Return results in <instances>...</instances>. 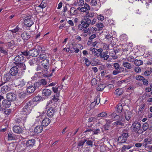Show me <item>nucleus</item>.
<instances>
[{"mask_svg":"<svg viewBox=\"0 0 152 152\" xmlns=\"http://www.w3.org/2000/svg\"><path fill=\"white\" fill-rule=\"evenodd\" d=\"M143 78H144V77L141 75H137L136 77V79L138 80H142Z\"/></svg>","mask_w":152,"mask_h":152,"instance_id":"nucleus-64","label":"nucleus"},{"mask_svg":"<svg viewBox=\"0 0 152 152\" xmlns=\"http://www.w3.org/2000/svg\"><path fill=\"white\" fill-rule=\"evenodd\" d=\"M107 113L105 112H102L100 114H99L97 115V117H104L106 116Z\"/></svg>","mask_w":152,"mask_h":152,"instance_id":"nucleus-53","label":"nucleus"},{"mask_svg":"<svg viewBox=\"0 0 152 152\" xmlns=\"http://www.w3.org/2000/svg\"><path fill=\"white\" fill-rule=\"evenodd\" d=\"M100 96L98 95L95 98L94 101L91 104L90 106L92 107H94L96 104H98L100 102Z\"/></svg>","mask_w":152,"mask_h":152,"instance_id":"nucleus-22","label":"nucleus"},{"mask_svg":"<svg viewBox=\"0 0 152 152\" xmlns=\"http://www.w3.org/2000/svg\"><path fill=\"white\" fill-rule=\"evenodd\" d=\"M26 83V82L23 79L22 80L20 81V83L18 85V88H19V90H23Z\"/></svg>","mask_w":152,"mask_h":152,"instance_id":"nucleus-30","label":"nucleus"},{"mask_svg":"<svg viewBox=\"0 0 152 152\" xmlns=\"http://www.w3.org/2000/svg\"><path fill=\"white\" fill-rule=\"evenodd\" d=\"M11 110L10 109H6L4 110V114L6 115H9L11 113Z\"/></svg>","mask_w":152,"mask_h":152,"instance_id":"nucleus-57","label":"nucleus"},{"mask_svg":"<svg viewBox=\"0 0 152 152\" xmlns=\"http://www.w3.org/2000/svg\"><path fill=\"white\" fill-rule=\"evenodd\" d=\"M86 12V14L85 15L84 18L82 20L81 23H85L87 25H88V24H90L91 23V20L89 19L90 17H89L88 14V11L85 12Z\"/></svg>","mask_w":152,"mask_h":152,"instance_id":"nucleus-8","label":"nucleus"},{"mask_svg":"<svg viewBox=\"0 0 152 152\" xmlns=\"http://www.w3.org/2000/svg\"><path fill=\"white\" fill-rule=\"evenodd\" d=\"M41 85L40 82H36L34 84V86L35 87V89L37 88H38Z\"/></svg>","mask_w":152,"mask_h":152,"instance_id":"nucleus-55","label":"nucleus"},{"mask_svg":"<svg viewBox=\"0 0 152 152\" xmlns=\"http://www.w3.org/2000/svg\"><path fill=\"white\" fill-rule=\"evenodd\" d=\"M81 24H79L78 26V29L79 30L82 31L83 33L84 37L87 36L89 31V28H88L89 24L87 25L86 24L81 23Z\"/></svg>","mask_w":152,"mask_h":152,"instance_id":"nucleus-3","label":"nucleus"},{"mask_svg":"<svg viewBox=\"0 0 152 152\" xmlns=\"http://www.w3.org/2000/svg\"><path fill=\"white\" fill-rule=\"evenodd\" d=\"M34 106L29 101L27 102L22 110V113L24 114L28 115L31 113Z\"/></svg>","mask_w":152,"mask_h":152,"instance_id":"nucleus-2","label":"nucleus"},{"mask_svg":"<svg viewBox=\"0 0 152 152\" xmlns=\"http://www.w3.org/2000/svg\"><path fill=\"white\" fill-rule=\"evenodd\" d=\"M42 99L41 96H35L29 101L34 106L37 104V102L41 100Z\"/></svg>","mask_w":152,"mask_h":152,"instance_id":"nucleus-12","label":"nucleus"},{"mask_svg":"<svg viewBox=\"0 0 152 152\" xmlns=\"http://www.w3.org/2000/svg\"><path fill=\"white\" fill-rule=\"evenodd\" d=\"M145 104H142L140 105V108L139 109V112L141 113L144 109Z\"/></svg>","mask_w":152,"mask_h":152,"instance_id":"nucleus-59","label":"nucleus"},{"mask_svg":"<svg viewBox=\"0 0 152 152\" xmlns=\"http://www.w3.org/2000/svg\"><path fill=\"white\" fill-rule=\"evenodd\" d=\"M24 24L27 27H30L34 23V22L31 18H26L24 21Z\"/></svg>","mask_w":152,"mask_h":152,"instance_id":"nucleus-19","label":"nucleus"},{"mask_svg":"<svg viewBox=\"0 0 152 152\" xmlns=\"http://www.w3.org/2000/svg\"><path fill=\"white\" fill-rule=\"evenodd\" d=\"M8 50L4 49L3 47L0 46V52L1 53L7 55L8 54Z\"/></svg>","mask_w":152,"mask_h":152,"instance_id":"nucleus-46","label":"nucleus"},{"mask_svg":"<svg viewBox=\"0 0 152 152\" xmlns=\"http://www.w3.org/2000/svg\"><path fill=\"white\" fill-rule=\"evenodd\" d=\"M13 130L15 133L17 134L21 133L22 131V129L20 126L18 125L14 126L13 128Z\"/></svg>","mask_w":152,"mask_h":152,"instance_id":"nucleus-26","label":"nucleus"},{"mask_svg":"<svg viewBox=\"0 0 152 152\" xmlns=\"http://www.w3.org/2000/svg\"><path fill=\"white\" fill-rule=\"evenodd\" d=\"M132 147L131 145H124L122 148V151L124 152L126 149H129Z\"/></svg>","mask_w":152,"mask_h":152,"instance_id":"nucleus-47","label":"nucleus"},{"mask_svg":"<svg viewBox=\"0 0 152 152\" xmlns=\"http://www.w3.org/2000/svg\"><path fill=\"white\" fill-rule=\"evenodd\" d=\"M98 29L96 27H92L88 32V34L90 35L91 34H95L97 31Z\"/></svg>","mask_w":152,"mask_h":152,"instance_id":"nucleus-36","label":"nucleus"},{"mask_svg":"<svg viewBox=\"0 0 152 152\" xmlns=\"http://www.w3.org/2000/svg\"><path fill=\"white\" fill-rule=\"evenodd\" d=\"M11 90L10 87L8 86H4L1 87V91L3 94Z\"/></svg>","mask_w":152,"mask_h":152,"instance_id":"nucleus-28","label":"nucleus"},{"mask_svg":"<svg viewBox=\"0 0 152 152\" xmlns=\"http://www.w3.org/2000/svg\"><path fill=\"white\" fill-rule=\"evenodd\" d=\"M21 54H20V55H21L23 56L24 58L25 56H27L29 55V51L28 52L27 51L21 52Z\"/></svg>","mask_w":152,"mask_h":152,"instance_id":"nucleus-56","label":"nucleus"},{"mask_svg":"<svg viewBox=\"0 0 152 152\" xmlns=\"http://www.w3.org/2000/svg\"><path fill=\"white\" fill-rule=\"evenodd\" d=\"M129 135L127 133L123 132L118 138L117 141L118 144L125 143Z\"/></svg>","mask_w":152,"mask_h":152,"instance_id":"nucleus-4","label":"nucleus"},{"mask_svg":"<svg viewBox=\"0 0 152 152\" xmlns=\"http://www.w3.org/2000/svg\"><path fill=\"white\" fill-rule=\"evenodd\" d=\"M2 105L4 107L9 108L11 104V102L8 99H4L2 102Z\"/></svg>","mask_w":152,"mask_h":152,"instance_id":"nucleus-27","label":"nucleus"},{"mask_svg":"<svg viewBox=\"0 0 152 152\" xmlns=\"http://www.w3.org/2000/svg\"><path fill=\"white\" fill-rule=\"evenodd\" d=\"M143 62L141 60L136 59L134 61V64L137 66H139L142 64Z\"/></svg>","mask_w":152,"mask_h":152,"instance_id":"nucleus-43","label":"nucleus"},{"mask_svg":"<svg viewBox=\"0 0 152 152\" xmlns=\"http://www.w3.org/2000/svg\"><path fill=\"white\" fill-rule=\"evenodd\" d=\"M17 66H18L19 68L21 69V70H25L26 69V67L24 64L23 63H21L16 65Z\"/></svg>","mask_w":152,"mask_h":152,"instance_id":"nucleus-38","label":"nucleus"},{"mask_svg":"<svg viewBox=\"0 0 152 152\" xmlns=\"http://www.w3.org/2000/svg\"><path fill=\"white\" fill-rule=\"evenodd\" d=\"M123 65L124 67L128 69H130L132 68V66L131 64L128 62H124L123 63Z\"/></svg>","mask_w":152,"mask_h":152,"instance_id":"nucleus-44","label":"nucleus"},{"mask_svg":"<svg viewBox=\"0 0 152 152\" xmlns=\"http://www.w3.org/2000/svg\"><path fill=\"white\" fill-rule=\"evenodd\" d=\"M105 87L104 84H100L97 87L96 90L98 91H102Z\"/></svg>","mask_w":152,"mask_h":152,"instance_id":"nucleus-40","label":"nucleus"},{"mask_svg":"<svg viewBox=\"0 0 152 152\" xmlns=\"http://www.w3.org/2000/svg\"><path fill=\"white\" fill-rule=\"evenodd\" d=\"M148 144H152V138L147 137L142 142V146L146 148Z\"/></svg>","mask_w":152,"mask_h":152,"instance_id":"nucleus-15","label":"nucleus"},{"mask_svg":"<svg viewBox=\"0 0 152 152\" xmlns=\"http://www.w3.org/2000/svg\"><path fill=\"white\" fill-rule=\"evenodd\" d=\"M24 60V57L21 55H19L17 56L14 58L15 62L14 63L15 65H16L18 64H19L21 63L23 60Z\"/></svg>","mask_w":152,"mask_h":152,"instance_id":"nucleus-16","label":"nucleus"},{"mask_svg":"<svg viewBox=\"0 0 152 152\" xmlns=\"http://www.w3.org/2000/svg\"><path fill=\"white\" fill-rule=\"evenodd\" d=\"M42 118L40 117H38L37 118L34 124H42Z\"/></svg>","mask_w":152,"mask_h":152,"instance_id":"nucleus-50","label":"nucleus"},{"mask_svg":"<svg viewBox=\"0 0 152 152\" xmlns=\"http://www.w3.org/2000/svg\"><path fill=\"white\" fill-rule=\"evenodd\" d=\"M132 114L130 112H127L126 113L125 117L127 121H129L131 117Z\"/></svg>","mask_w":152,"mask_h":152,"instance_id":"nucleus-49","label":"nucleus"},{"mask_svg":"<svg viewBox=\"0 0 152 152\" xmlns=\"http://www.w3.org/2000/svg\"><path fill=\"white\" fill-rule=\"evenodd\" d=\"M97 0H91V4L92 6H95L97 4Z\"/></svg>","mask_w":152,"mask_h":152,"instance_id":"nucleus-61","label":"nucleus"},{"mask_svg":"<svg viewBox=\"0 0 152 152\" xmlns=\"http://www.w3.org/2000/svg\"><path fill=\"white\" fill-rule=\"evenodd\" d=\"M97 119L94 117H91L89 118L88 120V121L89 123L90 122H94L96 121Z\"/></svg>","mask_w":152,"mask_h":152,"instance_id":"nucleus-51","label":"nucleus"},{"mask_svg":"<svg viewBox=\"0 0 152 152\" xmlns=\"http://www.w3.org/2000/svg\"><path fill=\"white\" fill-rule=\"evenodd\" d=\"M42 126L41 125H39L35 128L34 131L37 133H39L42 132Z\"/></svg>","mask_w":152,"mask_h":152,"instance_id":"nucleus-33","label":"nucleus"},{"mask_svg":"<svg viewBox=\"0 0 152 152\" xmlns=\"http://www.w3.org/2000/svg\"><path fill=\"white\" fill-rule=\"evenodd\" d=\"M51 56V55L48 53H40L38 58L42 61H45L46 60L49 59Z\"/></svg>","mask_w":152,"mask_h":152,"instance_id":"nucleus-11","label":"nucleus"},{"mask_svg":"<svg viewBox=\"0 0 152 152\" xmlns=\"http://www.w3.org/2000/svg\"><path fill=\"white\" fill-rule=\"evenodd\" d=\"M16 96L14 93H10L7 94V99L10 101H13L16 99Z\"/></svg>","mask_w":152,"mask_h":152,"instance_id":"nucleus-20","label":"nucleus"},{"mask_svg":"<svg viewBox=\"0 0 152 152\" xmlns=\"http://www.w3.org/2000/svg\"><path fill=\"white\" fill-rule=\"evenodd\" d=\"M12 76L10 73H7L4 74L2 80V83L4 84L7 82L11 81L12 80Z\"/></svg>","mask_w":152,"mask_h":152,"instance_id":"nucleus-9","label":"nucleus"},{"mask_svg":"<svg viewBox=\"0 0 152 152\" xmlns=\"http://www.w3.org/2000/svg\"><path fill=\"white\" fill-rule=\"evenodd\" d=\"M99 51L100 52L99 54V56L100 58H103L104 60H107L109 57V56L108 55V51H104L102 48H100Z\"/></svg>","mask_w":152,"mask_h":152,"instance_id":"nucleus-10","label":"nucleus"},{"mask_svg":"<svg viewBox=\"0 0 152 152\" xmlns=\"http://www.w3.org/2000/svg\"><path fill=\"white\" fill-rule=\"evenodd\" d=\"M15 45L14 41L12 40L7 43V47L8 48H10L13 46Z\"/></svg>","mask_w":152,"mask_h":152,"instance_id":"nucleus-52","label":"nucleus"},{"mask_svg":"<svg viewBox=\"0 0 152 152\" xmlns=\"http://www.w3.org/2000/svg\"><path fill=\"white\" fill-rule=\"evenodd\" d=\"M35 143L34 139H31L27 141L26 143V146L28 147H33Z\"/></svg>","mask_w":152,"mask_h":152,"instance_id":"nucleus-29","label":"nucleus"},{"mask_svg":"<svg viewBox=\"0 0 152 152\" xmlns=\"http://www.w3.org/2000/svg\"><path fill=\"white\" fill-rule=\"evenodd\" d=\"M29 56L32 57H37L38 56L39 53L36 50L35 47L29 51Z\"/></svg>","mask_w":152,"mask_h":152,"instance_id":"nucleus-21","label":"nucleus"},{"mask_svg":"<svg viewBox=\"0 0 152 152\" xmlns=\"http://www.w3.org/2000/svg\"><path fill=\"white\" fill-rule=\"evenodd\" d=\"M99 50L100 49H97L93 48H91L89 49V50L92 52V54L95 56H99V54L100 52Z\"/></svg>","mask_w":152,"mask_h":152,"instance_id":"nucleus-25","label":"nucleus"},{"mask_svg":"<svg viewBox=\"0 0 152 152\" xmlns=\"http://www.w3.org/2000/svg\"><path fill=\"white\" fill-rule=\"evenodd\" d=\"M42 93L44 97L48 98L51 94V91L50 90L46 88L42 91Z\"/></svg>","mask_w":152,"mask_h":152,"instance_id":"nucleus-23","label":"nucleus"},{"mask_svg":"<svg viewBox=\"0 0 152 152\" xmlns=\"http://www.w3.org/2000/svg\"><path fill=\"white\" fill-rule=\"evenodd\" d=\"M86 141V139H84L83 140H81L79 142L78 144V146H83L85 142Z\"/></svg>","mask_w":152,"mask_h":152,"instance_id":"nucleus-60","label":"nucleus"},{"mask_svg":"<svg viewBox=\"0 0 152 152\" xmlns=\"http://www.w3.org/2000/svg\"><path fill=\"white\" fill-rule=\"evenodd\" d=\"M36 69L37 71H39V73L42 72L44 73V68L42 66V65H38L36 67Z\"/></svg>","mask_w":152,"mask_h":152,"instance_id":"nucleus-37","label":"nucleus"},{"mask_svg":"<svg viewBox=\"0 0 152 152\" xmlns=\"http://www.w3.org/2000/svg\"><path fill=\"white\" fill-rule=\"evenodd\" d=\"M141 124H132L131 128L134 132L137 131L138 132H142L140 129L141 128Z\"/></svg>","mask_w":152,"mask_h":152,"instance_id":"nucleus-17","label":"nucleus"},{"mask_svg":"<svg viewBox=\"0 0 152 152\" xmlns=\"http://www.w3.org/2000/svg\"><path fill=\"white\" fill-rule=\"evenodd\" d=\"M26 120V117H23L20 118H16L15 119V121L17 123H21L23 124L25 123Z\"/></svg>","mask_w":152,"mask_h":152,"instance_id":"nucleus-31","label":"nucleus"},{"mask_svg":"<svg viewBox=\"0 0 152 152\" xmlns=\"http://www.w3.org/2000/svg\"><path fill=\"white\" fill-rule=\"evenodd\" d=\"M76 5L82 7H77V10L83 12L88 11L90 10V7L89 5L86 3H84L83 0H77Z\"/></svg>","mask_w":152,"mask_h":152,"instance_id":"nucleus-1","label":"nucleus"},{"mask_svg":"<svg viewBox=\"0 0 152 152\" xmlns=\"http://www.w3.org/2000/svg\"><path fill=\"white\" fill-rule=\"evenodd\" d=\"M49 61V59H47L41 61V65L44 68V72L46 74L48 73V69L49 68L50 63Z\"/></svg>","mask_w":152,"mask_h":152,"instance_id":"nucleus-7","label":"nucleus"},{"mask_svg":"<svg viewBox=\"0 0 152 152\" xmlns=\"http://www.w3.org/2000/svg\"><path fill=\"white\" fill-rule=\"evenodd\" d=\"M51 105H50V107H48V108H49L48 110L47 113V116L50 118H51L53 116L55 112L54 108L52 107H50Z\"/></svg>","mask_w":152,"mask_h":152,"instance_id":"nucleus-14","label":"nucleus"},{"mask_svg":"<svg viewBox=\"0 0 152 152\" xmlns=\"http://www.w3.org/2000/svg\"><path fill=\"white\" fill-rule=\"evenodd\" d=\"M109 118L110 119L106 120L107 124H110L114 121L118 120L120 116L115 113H113L109 116Z\"/></svg>","mask_w":152,"mask_h":152,"instance_id":"nucleus-6","label":"nucleus"},{"mask_svg":"<svg viewBox=\"0 0 152 152\" xmlns=\"http://www.w3.org/2000/svg\"><path fill=\"white\" fill-rule=\"evenodd\" d=\"M31 33L30 32L24 31L21 34V36L24 40H28L31 37Z\"/></svg>","mask_w":152,"mask_h":152,"instance_id":"nucleus-18","label":"nucleus"},{"mask_svg":"<svg viewBox=\"0 0 152 152\" xmlns=\"http://www.w3.org/2000/svg\"><path fill=\"white\" fill-rule=\"evenodd\" d=\"M123 107L121 103H118L115 107L116 111L118 113H121L123 109Z\"/></svg>","mask_w":152,"mask_h":152,"instance_id":"nucleus-34","label":"nucleus"},{"mask_svg":"<svg viewBox=\"0 0 152 152\" xmlns=\"http://www.w3.org/2000/svg\"><path fill=\"white\" fill-rule=\"evenodd\" d=\"M108 22L110 25H114L115 24V22L112 19H110L108 20Z\"/></svg>","mask_w":152,"mask_h":152,"instance_id":"nucleus-62","label":"nucleus"},{"mask_svg":"<svg viewBox=\"0 0 152 152\" xmlns=\"http://www.w3.org/2000/svg\"><path fill=\"white\" fill-rule=\"evenodd\" d=\"M127 60L130 62H133L134 60V57L132 56H130L127 58Z\"/></svg>","mask_w":152,"mask_h":152,"instance_id":"nucleus-58","label":"nucleus"},{"mask_svg":"<svg viewBox=\"0 0 152 152\" xmlns=\"http://www.w3.org/2000/svg\"><path fill=\"white\" fill-rule=\"evenodd\" d=\"M123 93V91L121 89H117L115 91V94L117 96H120Z\"/></svg>","mask_w":152,"mask_h":152,"instance_id":"nucleus-41","label":"nucleus"},{"mask_svg":"<svg viewBox=\"0 0 152 152\" xmlns=\"http://www.w3.org/2000/svg\"><path fill=\"white\" fill-rule=\"evenodd\" d=\"M50 120L48 118L46 117L43 120L42 119V124H50Z\"/></svg>","mask_w":152,"mask_h":152,"instance_id":"nucleus-48","label":"nucleus"},{"mask_svg":"<svg viewBox=\"0 0 152 152\" xmlns=\"http://www.w3.org/2000/svg\"><path fill=\"white\" fill-rule=\"evenodd\" d=\"M120 39L121 41L126 42L128 39L127 37L126 34H123L120 36Z\"/></svg>","mask_w":152,"mask_h":152,"instance_id":"nucleus-45","label":"nucleus"},{"mask_svg":"<svg viewBox=\"0 0 152 152\" xmlns=\"http://www.w3.org/2000/svg\"><path fill=\"white\" fill-rule=\"evenodd\" d=\"M35 47L39 54L45 53V48L43 46L37 45Z\"/></svg>","mask_w":152,"mask_h":152,"instance_id":"nucleus-24","label":"nucleus"},{"mask_svg":"<svg viewBox=\"0 0 152 152\" xmlns=\"http://www.w3.org/2000/svg\"><path fill=\"white\" fill-rule=\"evenodd\" d=\"M18 69L17 66H14L11 68L9 73L12 76H15L18 74Z\"/></svg>","mask_w":152,"mask_h":152,"instance_id":"nucleus-13","label":"nucleus"},{"mask_svg":"<svg viewBox=\"0 0 152 152\" xmlns=\"http://www.w3.org/2000/svg\"><path fill=\"white\" fill-rule=\"evenodd\" d=\"M59 95V93H56V94L54 95L53 97L47 102L45 109H47L48 107H50V105H51L52 104H53L55 102H57L59 99L58 97Z\"/></svg>","mask_w":152,"mask_h":152,"instance_id":"nucleus-5","label":"nucleus"},{"mask_svg":"<svg viewBox=\"0 0 152 152\" xmlns=\"http://www.w3.org/2000/svg\"><path fill=\"white\" fill-rule=\"evenodd\" d=\"M34 87V85L27 86L26 89L27 92L30 94L34 92L36 90Z\"/></svg>","mask_w":152,"mask_h":152,"instance_id":"nucleus-32","label":"nucleus"},{"mask_svg":"<svg viewBox=\"0 0 152 152\" xmlns=\"http://www.w3.org/2000/svg\"><path fill=\"white\" fill-rule=\"evenodd\" d=\"M96 35L95 34H92L89 37V40L87 42V45H89L92 44L93 39L96 37Z\"/></svg>","mask_w":152,"mask_h":152,"instance_id":"nucleus-35","label":"nucleus"},{"mask_svg":"<svg viewBox=\"0 0 152 152\" xmlns=\"http://www.w3.org/2000/svg\"><path fill=\"white\" fill-rule=\"evenodd\" d=\"M20 30H21V28L19 27V25H17L15 28L11 30V32L12 33H15L19 31Z\"/></svg>","mask_w":152,"mask_h":152,"instance_id":"nucleus-42","label":"nucleus"},{"mask_svg":"<svg viewBox=\"0 0 152 152\" xmlns=\"http://www.w3.org/2000/svg\"><path fill=\"white\" fill-rule=\"evenodd\" d=\"M8 137L9 140H13L15 139V137L13 136L12 134L9 133L8 135Z\"/></svg>","mask_w":152,"mask_h":152,"instance_id":"nucleus-63","label":"nucleus"},{"mask_svg":"<svg viewBox=\"0 0 152 152\" xmlns=\"http://www.w3.org/2000/svg\"><path fill=\"white\" fill-rule=\"evenodd\" d=\"M96 26L97 27L99 28H98V31H101V32L102 33L103 31H102L101 28H103L104 26L103 24L101 23H99L96 24Z\"/></svg>","mask_w":152,"mask_h":152,"instance_id":"nucleus-39","label":"nucleus"},{"mask_svg":"<svg viewBox=\"0 0 152 152\" xmlns=\"http://www.w3.org/2000/svg\"><path fill=\"white\" fill-rule=\"evenodd\" d=\"M83 59L85 61V63L86 65L88 66H89L90 64H91V62L85 57H84Z\"/></svg>","mask_w":152,"mask_h":152,"instance_id":"nucleus-54","label":"nucleus"}]
</instances>
